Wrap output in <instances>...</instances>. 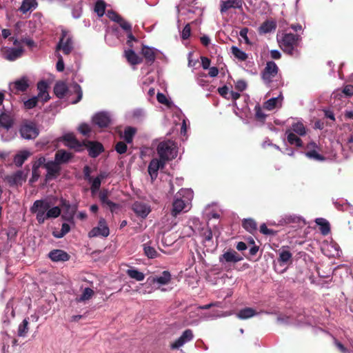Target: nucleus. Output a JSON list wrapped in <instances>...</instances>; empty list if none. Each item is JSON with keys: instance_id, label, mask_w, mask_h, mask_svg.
Returning <instances> with one entry per match:
<instances>
[{"instance_id": "41", "label": "nucleus", "mask_w": 353, "mask_h": 353, "mask_svg": "<svg viewBox=\"0 0 353 353\" xmlns=\"http://www.w3.org/2000/svg\"><path fill=\"white\" fill-rule=\"evenodd\" d=\"M28 325V319H23L21 323L19 324L17 333L19 336H25L26 335L29 330Z\"/></svg>"}, {"instance_id": "45", "label": "nucleus", "mask_w": 353, "mask_h": 353, "mask_svg": "<svg viewBox=\"0 0 353 353\" xmlns=\"http://www.w3.org/2000/svg\"><path fill=\"white\" fill-rule=\"evenodd\" d=\"M305 155L309 159H312L318 161H323L325 157L322 154H319L315 150H311L305 153Z\"/></svg>"}, {"instance_id": "7", "label": "nucleus", "mask_w": 353, "mask_h": 353, "mask_svg": "<svg viewBox=\"0 0 353 353\" xmlns=\"http://www.w3.org/2000/svg\"><path fill=\"white\" fill-rule=\"evenodd\" d=\"M60 205L63 208L64 212L62 215V219L68 221H72L77 210V205H70V202L65 199H61L60 200Z\"/></svg>"}, {"instance_id": "4", "label": "nucleus", "mask_w": 353, "mask_h": 353, "mask_svg": "<svg viewBox=\"0 0 353 353\" xmlns=\"http://www.w3.org/2000/svg\"><path fill=\"white\" fill-rule=\"evenodd\" d=\"M73 48L72 37L69 34L68 31L63 30L59 41L56 46V50H62L65 54L68 55L71 53Z\"/></svg>"}, {"instance_id": "63", "label": "nucleus", "mask_w": 353, "mask_h": 353, "mask_svg": "<svg viewBox=\"0 0 353 353\" xmlns=\"http://www.w3.org/2000/svg\"><path fill=\"white\" fill-rule=\"evenodd\" d=\"M191 33V28L189 23L185 25V26L183 28L182 34H181V38L184 40L188 39Z\"/></svg>"}, {"instance_id": "38", "label": "nucleus", "mask_w": 353, "mask_h": 353, "mask_svg": "<svg viewBox=\"0 0 353 353\" xmlns=\"http://www.w3.org/2000/svg\"><path fill=\"white\" fill-rule=\"evenodd\" d=\"M231 53L234 55V57L239 59V61H244L248 59V54L237 48L236 46H232L231 48Z\"/></svg>"}, {"instance_id": "35", "label": "nucleus", "mask_w": 353, "mask_h": 353, "mask_svg": "<svg viewBox=\"0 0 353 353\" xmlns=\"http://www.w3.org/2000/svg\"><path fill=\"white\" fill-rule=\"evenodd\" d=\"M171 279V274L168 271H163L159 276L153 278V282H157L161 285L168 284Z\"/></svg>"}, {"instance_id": "59", "label": "nucleus", "mask_w": 353, "mask_h": 353, "mask_svg": "<svg viewBox=\"0 0 353 353\" xmlns=\"http://www.w3.org/2000/svg\"><path fill=\"white\" fill-rule=\"evenodd\" d=\"M193 332L190 329L185 330L181 336V337L185 340V343L190 341L193 339Z\"/></svg>"}, {"instance_id": "55", "label": "nucleus", "mask_w": 353, "mask_h": 353, "mask_svg": "<svg viewBox=\"0 0 353 353\" xmlns=\"http://www.w3.org/2000/svg\"><path fill=\"white\" fill-rule=\"evenodd\" d=\"M74 92L77 95V99L72 101V103L75 104V103H77L78 102H79L81 100L82 97H83V92H82L81 88L79 84L76 83L74 85Z\"/></svg>"}, {"instance_id": "32", "label": "nucleus", "mask_w": 353, "mask_h": 353, "mask_svg": "<svg viewBox=\"0 0 353 353\" xmlns=\"http://www.w3.org/2000/svg\"><path fill=\"white\" fill-rule=\"evenodd\" d=\"M316 223L320 226L321 232L323 235H327L330 232V225L329 222L323 218L316 219L315 221Z\"/></svg>"}, {"instance_id": "29", "label": "nucleus", "mask_w": 353, "mask_h": 353, "mask_svg": "<svg viewBox=\"0 0 353 353\" xmlns=\"http://www.w3.org/2000/svg\"><path fill=\"white\" fill-rule=\"evenodd\" d=\"M243 228L251 234L257 230L256 222L252 219H244L242 221Z\"/></svg>"}, {"instance_id": "52", "label": "nucleus", "mask_w": 353, "mask_h": 353, "mask_svg": "<svg viewBox=\"0 0 353 353\" xmlns=\"http://www.w3.org/2000/svg\"><path fill=\"white\" fill-rule=\"evenodd\" d=\"M90 190L92 194H94L100 189L101 181L99 178L92 179L91 182Z\"/></svg>"}, {"instance_id": "20", "label": "nucleus", "mask_w": 353, "mask_h": 353, "mask_svg": "<svg viewBox=\"0 0 353 353\" xmlns=\"http://www.w3.org/2000/svg\"><path fill=\"white\" fill-rule=\"evenodd\" d=\"M48 84L45 81H41L37 83L39 93L37 97L41 99L43 104L46 103L50 98L48 91Z\"/></svg>"}, {"instance_id": "47", "label": "nucleus", "mask_w": 353, "mask_h": 353, "mask_svg": "<svg viewBox=\"0 0 353 353\" xmlns=\"http://www.w3.org/2000/svg\"><path fill=\"white\" fill-rule=\"evenodd\" d=\"M275 28L276 26L274 22L266 21L261 24L260 29L263 32L268 33L275 29Z\"/></svg>"}, {"instance_id": "5", "label": "nucleus", "mask_w": 353, "mask_h": 353, "mask_svg": "<svg viewBox=\"0 0 353 353\" xmlns=\"http://www.w3.org/2000/svg\"><path fill=\"white\" fill-rule=\"evenodd\" d=\"M279 68L274 61H268L261 73V77L265 83L272 87V79L277 75Z\"/></svg>"}, {"instance_id": "16", "label": "nucleus", "mask_w": 353, "mask_h": 353, "mask_svg": "<svg viewBox=\"0 0 353 353\" xmlns=\"http://www.w3.org/2000/svg\"><path fill=\"white\" fill-rule=\"evenodd\" d=\"M109 192L106 189H103L99 192V198L103 207H108L112 212L116 208H119V205L108 199Z\"/></svg>"}, {"instance_id": "21", "label": "nucleus", "mask_w": 353, "mask_h": 353, "mask_svg": "<svg viewBox=\"0 0 353 353\" xmlns=\"http://www.w3.org/2000/svg\"><path fill=\"white\" fill-rule=\"evenodd\" d=\"M74 155L72 153L67 152L65 150H58L55 153L54 160L59 165L68 163L72 158Z\"/></svg>"}, {"instance_id": "43", "label": "nucleus", "mask_w": 353, "mask_h": 353, "mask_svg": "<svg viewBox=\"0 0 353 353\" xmlns=\"http://www.w3.org/2000/svg\"><path fill=\"white\" fill-rule=\"evenodd\" d=\"M105 10V3L103 0H98L95 3L94 11L99 17L103 16Z\"/></svg>"}, {"instance_id": "49", "label": "nucleus", "mask_w": 353, "mask_h": 353, "mask_svg": "<svg viewBox=\"0 0 353 353\" xmlns=\"http://www.w3.org/2000/svg\"><path fill=\"white\" fill-rule=\"evenodd\" d=\"M61 210L59 207L55 206L52 208H49L47 211V218H57L61 214Z\"/></svg>"}, {"instance_id": "13", "label": "nucleus", "mask_w": 353, "mask_h": 353, "mask_svg": "<svg viewBox=\"0 0 353 353\" xmlns=\"http://www.w3.org/2000/svg\"><path fill=\"white\" fill-rule=\"evenodd\" d=\"M48 258L53 262H65L70 260V256L65 251L59 249L51 250L48 254Z\"/></svg>"}, {"instance_id": "15", "label": "nucleus", "mask_w": 353, "mask_h": 353, "mask_svg": "<svg viewBox=\"0 0 353 353\" xmlns=\"http://www.w3.org/2000/svg\"><path fill=\"white\" fill-rule=\"evenodd\" d=\"M243 3L244 2L243 0L221 1L220 3V12L222 14L225 13L230 8L242 10Z\"/></svg>"}, {"instance_id": "33", "label": "nucleus", "mask_w": 353, "mask_h": 353, "mask_svg": "<svg viewBox=\"0 0 353 353\" xmlns=\"http://www.w3.org/2000/svg\"><path fill=\"white\" fill-rule=\"evenodd\" d=\"M24 181H26V175L21 170L16 172L9 179V182L14 185L21 184Z\"/></svg>"}, {"instance_id": "11", "label": "nucleus", "mask_w": 353, "mask_h": 353, "mask_svg": "<svg viewBox=\"0 0 353 353\" xmlns=\"http://www.w3.org/2000/svg\"><path fill=\"white\" fill-rule=\"evenodd\" d=\"M110 234L109 228L105 223L104 219H101L99 222V226L92 228L89 232L90 237L101 236L107 237Z\"/></svg>"}, {"instance_id": "31", "label": "nucleus", "mask_w": 353, "mask_h": 353, "mask_svg": "<svg viewBox=\"0 0 353 353\" xmlns=\"http://www.w3.org/2000/svg\"><path fill=\"white\" fill-rule=\"evenodd\" d=\"M287 140L290 145H294L298 148L303 147L302 140L292 132H286Z\"/></svg>"}, {"instance_id": "12", "label": "nucleus", "mask_w": 353, "mask_h": 353, "mask_svg": "<svg viewBox=\"0 0 353 353\" xmlns=\"http://www.w3.org/2000/svg\"><path fill=\"white\" fill-rule=\"evenodd\" d=\"M132 209L137 216L143 219H145L151 211L150 205L142 201H135Z\"/></svg>"}, {"instance_id": "28", "label": "nucleus", "mask_w": 353, "mask_h": 353, "mask_svg": "<svg viewBox=\"0 0 353 353\" xmlns=\"http://www.w3.org/2000/svg\"><path fill=\"white\" fill-rule=\"evenodd\" d=\"M31 155L28 150H21L15 154L13 162L17 167H21L23 163Z\"/></svg>"}, {"instance_id": "8", "label": "nucleus", "mask_w": 353, "mask_h": 353, "mask_svg": "<svg viewBox=\"0 0 353 353\" xmlns=\"http://www.w3.org/2000/svg\"><path fill=\"white\" fill-rule=\"evenodd\" d=\"M63 140L65 141V146L74 149L76 152H82L83 150V142H80L72 133L65 134L63 136Z\"/></svg>"}, {"instance_id": "18", "label": "nucleus", "mask_w": 353, "mask_h": 353, "mask_svg": "<svg viewBox=\"0 0 353 353\" xmlns=\"http://www.w3.org/2000/svg\"><path fill=\"white\" fill-rule=\"evenodd\" d=\"M241 260L242 258L234 250H228L219 256V262L221 263L224 262L235 263Z\"/></svg>"}, {"instance_id": "51", "label": "nucleus", "mask_w": 353, "mask_h": 353, "mask_svg": "<svg viewBox=\"0 0 353 353\" xmlns=\"http://www.w3.org/2000/svg\"><path fill=\"white\" fill-rule=\"evenodd\" d=\"M254 110H255V117H256V120L261 121V122H264V121L266 118V114L263 112L261 106L259 105H256L254 108Z\"/></svg>"}, {"instance_id": "36", "label": "nucleus", "mask_w": 353, "mask_h": 353, "mask_svg": "<svg viewBox=\"0 0 353 353\" xmlns=\"http://www.w3.org/2000/svg\"><path fill=\"white\" fill-rule=\"evenodd\" d=\"M292 253L288 250H281L279 253L278 261L281 264L285 265L292 263Z\"/></svg>"}, {"instance_id": "40", "label": "nucleus", "mask_w": 353, "mask_h": 353, "mask_svg": "<svg viewBox=\"0 0 353 353\" xmlns=\"http://www.w3.org/2000/svg\"><path fill=\"white\" fill-rule=\"evenodd\" d=\"M143 251L145 256H147L150 259H154L158 256V252L157 250L152 246L149 245V243H144L143 245Z\"/></svg>"}, {"instance_id": "24", "label": "nucleus", "mask_w": 353, "mask_h": 353, "mask_svg": "<svg viewBox=\"0 0 353 353\" xmlns=\"http://www.w3.org/2000/svg\"><path fill=\"white\" fill-rule=\"evenodd\" d=\"M12 90L15 92V93L18 92H23L27 90L29 87L28 79L26 77L21 78L15 81L12 83Z\"/></svg>"}, {"instance_id": "27", "label": "nucleus", "mask_w": 353, "mask_h": 353, "mask_svg": "<svg viewBox=\"0 0 353 353\" xmlns=\"http://www.w3.org/2000/svg\"><path fill=\"white\" fill-rule=\"evenodd\" d=\"M68 90L66 83L63 81H58L54 87V93L59 99H63Z\"/></svg>"}, {"instance_id": "3", "label": "nucleus", "mask_w": 353, "mask_h": 353, "mask_svg": "<svg viewBox=\"0 0 353 353\" xmlns=\"http://www.w3.org/2000/svg\"><path fill=\"white\" fill-rule=\"evenodd\" d=\"M19 133L22 138L30 140L36 139L39 130L34 122L26 120L20 126Z\"/></svg>"}, {"instance_id": "61", "label": "nucleus", "mask_w": 353, "mask_h": 353, "mask_svg": "<svg viewBox=\"0 0 353 353\" xmlns=\"http://www.w3.org/2000/svg\"><path fill=\"white\" fill-rule=\"evenodd\" d=\"M185 343V340H183L181 336L176 339L174 343L170 345V348L172 350H176L181 347Z\"/></svg>"}, {"instance_id": "30", "label": "nucleus", "mask_w": 353, "mask_h": 353, "mask_svg": "<svg viewBox=\"0 0 353 353\" xmlns=\"http://www.w3.org/2000/svg\"><path fill=\"white\" fill-rule=\"evenodd\" d=\"M37 6V2L36 0H23L19 8V10L23 13H26L27 12L36 8Z\"/></svg>"}, {"instance_id": "17", "label": "nucleus", "mask_w": 353, "mask_h": 353, "mask_svg": "<svg viewBox=\"0 0 353 353\" xmlns=\"http://www.w3.org/2000/svg\"><path fill=\"white\" fill-rule=\"evenodd\" d=\"M23 50L22 47L9 48L3 52V57L5 59L13 61L22 56Z\"/></svg>"}, {"instance_id": "1", "label": "nucleus", "mask_w": 353, "mask_h": 353, "mask_svg": "<svg viewBox=\"0 0 353 353\" xmlns=\"http://www.w3.org/2000/svg\"><path fill=\"white\" fill-rule=\"evenodd\" d=\"M301 40V37L297 34L285 33L279 41V43L285 53L292 56Z\"/></svg>"}, {"instance_id": "34", "label": "nucleus", "mask_w": 353, "mask_h": 353, "mask_svg": "<svg viewBox=\"0 0 353 353\" xmlns=\"http://www.w3.org/2000/svg\"><path fill=\"white\" fill-rule=\"evenodd\" d=\"M256 314V312L254 309L251 307H245L238 312L237 316L240 319H247L254 316Z\"/></svg>"}, {"instance_id": "44", "label": "nucleus", "mask_w": 353, "mask_h": 353, "mask_svg": "<svg viewBox=\"0 0 353 353\" xmlns=\"http://www.w3.org/2000/svg\"><path fill=\"white\" fill-rule=\"evenodd\" d=\"M94 291L90 288H86L83 290L82 294L77 299V301L81 302L90 299L94 295Z\"/></svg>"}, {"instance_id": "2", "label": "nucleus", "mask_w": 353, "mask_h": 353, "mask_svg": "<svg viewBox=\"0 0 353 353\" xmlns=\"http://www.w3.org/2000/svg\"><path fill=\"white\" fill-rule=\"evenodd\" d=\"M176 146L174 142L170 140L163 141L157 146V154L164 161L172 160L176 156Z\"/></svg>"}, {"instance_id": "64", "label": "nucleus", "mask_w": 353, "mask_h": 353, "mask_svg": "<svg viewBox=\"0 0 353 353\" xmlns=\"http://www.w3.org/2000/svg\"><path fill=\"white\" fill-rule=\"evenodd\" d=\"M247 88V83L244 80H238L235 83V88L239 92H243Z\"/></svg>"}, {"instance_id": "22", "label": "nucleus", "mask_w": 353, "mask_h": 353, "mask_svg": "<svg viewBox=\"0 0 353 353\" xmlns=\"http://www.w3.org/2000/svg\"><path fill=\"white\" fill-rule=\"evenodd\" d=\"M187 201L179 198L178 195L175 197V199L172 203V209L171 214L173 216H176L181 213L186 206Z\"/></svg>"}, {"instance_id": "19", "label": "nucleus", "mask_w": 353, "mask_h": 353, "mask_svg": "<svg viewBox=\"0 0 353 353\" xmlns=\"http://www.w3.org/2000/svg\"><path fill=\"white\" fill-rule=\"evenodd\" d=\"M47 170L46 179H52L59 174L61 171L60 165L55 160L47 162L45 164Z\"/></svg>"}, {"instance_id": "23", "label": "nucleus", "mask_w": 353, "mask_h": 353, "mask_svg": "<svg viewBox=\"0 0 353 353\" xmlns=\"http://www.w3.org/2000/svg\"><path fill=\"white\" fill-rule=\"evenodd\" d=\"M50 208V203L44 199L37 200L34 202L32 206L30 208L31 212H47L48 210Z\"/></svg>"}, {"instance_id": "10", "label": "nucleus", "mask_w": 353, "mask_h": 353, "mask_svg": "<svg viewBox=\"0 0 353 353\" xmlns=\"http://www.w3.org/2000/svg\"><path fill=\"white\" fill-rule=\"evenodd\" d=\"M165 161L162 159H152L149 163L148 171L151 177L152 181H154L158 175V170L163 168Z\"/></svg>"}, {"instance_id": "26", "label": "nucleus", "mask_w": 353, "mask_h": 353, "mask_svg": "<svg viewBox=\"0 0 353 353\" xmlns=\"http://www.w3.org/2000/svg\"><path fill=\"white\" fill-rule=\"evenodd\" d=\"M125 57L128 62L133 65H138L143 61V58L139 57L132 49L125 50Z\"/></svg>"}, {"instance_id": "14", "label": "nucleus", "mask_w": 353, "mask_h": 353, "mask_svg": "<svg viewBox=\"0 0 353 353\" xmlns=\"http://www.w3.org/2000/svg\"><path fill=\"white\" fill-rule=\"evenodd\" d=\"M156 52L157 50L155 48L142 45L141 54L145 59V64L151 65L154 63L156 59Z\"/></svg>"}, {"instance_id": "53", "label": "nucleus", "mask_w": 353, "mask_h": 353, "mask_svg": "<svg viewBox=\"0 0 353 353\" xmlns=\"http://www.w3.org/2000/svg\"><path fill=\"white\" fill-rule=\"evenodd\" d=\"M114 148H115V150L117 151V153H119V154H123L126 152L127 149H128V146H127V144L125 142H123V141H119L115 145Z\"/></svg>"}, {"instance_id": "56", "label": "nucleus", "mask_w": 353, "mask_h": 353, "mask_svg": "<svg viewBox=\"0 0 353 353\" xmlns=\"http://www.w3.org/2000/svg\"><path fill=\"white\" fill-rule=\"evenodd\" d=\"M78 130L83 135L88 136L91 132V128L88 124L83 123L79 126Z\"/></svg>"}, {"instance_id": "9", "label": "nucleus", "mask_w": 353, "mask_h": 353, "mask_svg": "<svg viewBox=\"0 0 353 353\" xmlns=\"http://www.w3.org/2000/svg\"><path fill=\"white\" fill-rule=\"evenodd\" d=\"M92 123L100 128H107L111 123L110 115L105 112L95 114L92 117Z\"/></svg>"}, {"instance_id": "37", "label": "nucleus", "mask_w": 353, "mask_h": 353, "mask_svg": "<svg viewBox=\"0 0 353 353\" xmlns=\"http://www.w3.org/2000/svg\"><path fill=\"white\" fill-rule=\"evenodd\" d=\"M137 132V129L134 127L128 126L124 130V140L128 143H131L133 141V138Z\"/></svg>"}, {"instance_id": "42", "label": "nucleus", "mask_w": 353, "mask_h": 353, "mask_svg": "<svg viewBox=\"0 0 353 353\" xmlns=\"http://www.w3.org/2000/svg\"><path fill=\"white\" fill-rule=\"evenodd\" d=\"M292 132H294L300 136H303L305 134V128L304 125L301 122L294 123L292 125Z\"/></svg>"}, {"instance_id": "50", "label": "nucleus", "mask_w": 353, "mask_h": 353, "mask_svg": "<svg viewBox=\"0 0 353 353\" xmlns=\"http://www.w3.org/2000/svg\"><path fill=\"white\" fill-rule=\"evenodd\" d=\"M278 103V98L273 97L265 101L263 104V108L268 110H272L276 107Z\"/></svg>"}, {"instance_id": "48", "label": "nucleus", "mask_w": 353, "mask_h": 353, "mask_svg": "<svg viewBox=\"0 0 353 353\" xmlns=\"http://www.w3.org/2000/svg\"><path fill=\"white\" fill-rule=\"evenodd\" d=\"M201 235L205 241H210L212 239L213 234L212 230L208 226H206L201 228Z\"/></svg>"}, {"instance_id": "58", "label": "nucleus", "mask_w": 353, "mask_h": 353, "mask_svg": "<svg viewBox=\"0 0 353 353\" xmlns=\"http://www.w3.org/2000/svg\"><path fill=\"white\" fill-rule=\"evenodd\" d=\"M32 214H36V218L39 223L42 224L45 222L47 218V212H31Z\"/></svg>"}, {"instance_id": "46", "label": "nucleus", "mask_w": 353, "mask_h": 353, "mask_svg": "<svg viewBox=\"0 0 353 353\" xmlns=\"http://www.w3.org/2000/svg\"><path fill=\"white\" fill-rule=\"evenodd\" d=\"M41 100L38 97H33L23 102L26 109H32L37 105L39 101Z\"/></svg>"}, {"instance_id": "54", "label": "nucleus", "mask_w": 353, "mask_h": 353, "mask_svg": "<svg viewBox=\"0 0 353 353\" xmlns=\"http://www.w3.org/2000/svg\"><path fill=\"white\" fill-rule=\"evenodd\" d=\"M107 17L112 21L119 23L122 17L115 11L110 10L107 12Z\"/></svg>"}, {"instance_id": "57", "label": "nucleus", "mask_w": 353, "mask_h": 353, "mask_svg": "<svg viewBox=\"0 0 353 353\" xmlns=\"http://www.w3.org/2000/svg\"><path fill=\"white\" fill-rule=\"evenodd\" d=\"M118 24L125 32H131L132 31L131 24L130 23H128L127 21H125L123 17L119 21Z\"/></svg>"}, {"instance_id": "39", "label": "nucleus", "mask_w": 353, "mask_h": 353, "mask_svg": "<svg viewBox=\"0 0 353 353\" xmlns=\"http://www.w3.org/2000/svg\"><path fill=\"white\" fill-rule=\"evenodd\" d=\"M126 274L132 279H135L137 281H142L145 279V274L134 268L128 269L126 271Z\"/></svg>"}, {"instance_id": "62", "label": "nucleus", "mask_w": 353, "mask_h": 353, "mask_svg": "<svg viewBox=\"0 0 353 353\" xmlns=\"http://www.w3.org/2000/svg\"><path fill=\"white\" fill-rule=\"evenodd\" d=\"M185 343V340H183L181 336L176 339L174 343L170 345V348L172 350H176L181 347Z\"/></svg>"}, {"instance_id": "25", "label": "nucleus", "mask_w": 353, "mask_h": 353, "mask_svg": "<svg viewBox=\"0 0 353 353\" xmlns=\"http://www.w3.org/2000/svg\"><path fill=\"white\" fill-rule=\"evenodd\" d=\"M14 124V119L10 114L2 112L0 114V127L9 130Z\"/></svg>"}, {"instance_id": "6", "label": "nucleus", "mask_w": 353, "mask_h": 353, "mask_svg": "<svg viewBox=\"0 0 353 353\" xmlns=\"http://www.w3.org/2000/svg\"><path fill=\"white\" fill-rule=\"evenodd\" d=\"M85 148L88 151V154L92 158H97L104 151L102 143L98 141H83V148Z\"/></svg>"}, {"instance_id": "60", "label": "nucleus", "mask_w": 353, "mask_h": 353, "mask_svg": "<svg viewBox=\"0 0 353 353\" xmlns=\"http://www.w3.org/2000/svg\"><path fill=\"white\" fill-rule=\"evenodd\" d=\"M46 163V158L44 157H41L34 162L32 165V168L39 170V168L41 166H43L45 168Z\"/></svg>"}]
</instances>
